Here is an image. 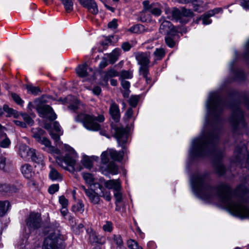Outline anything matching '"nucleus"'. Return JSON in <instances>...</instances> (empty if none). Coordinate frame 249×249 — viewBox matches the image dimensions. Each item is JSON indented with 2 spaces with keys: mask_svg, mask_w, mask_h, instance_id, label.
Returning a JSON list of instances; mask_svg holds the SVG:
<instances>
[{
  "mask_svg": "<svg viewBox=\"0 0 249 249\" xmlns=\"http://www.w3.org/2000/svg\"><path fill=\"white\" fill-rule=\"evenodd\" d=\"M53 128L51 124H46L44 127L49 131L52 138L55 142H58L60 140V136L63 134V131H61V127L57 122H53Z\"/></svg>",
  "mask_w": 249,
  "mask_h": 249,
  "instance_id": "f8f14e48",
  "label": "nucleus"
},
{
  "mask_svg": "<svg viewBox=\"0 0 249 249\" xmlns=\"http://www.w3.org/2000/svg\"><path fill=\"white\" fill-rule=\"evenodd\" d=\"M20 170L23 176L27 178H31L34 175L33 168L29 164L26 163L23 165Z\"/></svg>",
  "mask_w": 249,
  "mask_h": 249,
  "instance_id": "4be33fe9",
  "label": "nucleus"
},
{
  "mask_svg": "<svg viewBox=\"0 0 249 249\" xmlns=\"http://www.w3.org/2000/svg\"><path fill=\"white\" fill-rule=\"evenodd\" d=\"M114 196L116 199V205L120 203L122 200V195L120 192V190L114 191Z\"/></svg>",
  "mask_w": 249,
  "mask_h": 249,
  "instance_id": "de8ad7c7",
  "label": "nucleus"
},
{
  "mask_svg": "<svg viewBox=\"0 0 249 249\" xmlns=\"http://www.w3.org/2000/svg\"><path fill=\"white\" fill-rule=\"evenodd\" d=\"M105 186L108 189H113L114 191L121 190V182L119 179H112L107 181L104 183Z\"/></svg>",
  "mask_w": 249,
  "mask_h": 249,
  "instance_id": "5701e85b",
  "label": "nucleus"
},
{
  "mask_svg": "<svg viewBox=\"0 0 249 249\" xmlns=\"http://www.w3.org/2000/svg\"><path fill=\"white\" fill-rule=\"evenodd\" d=\"M109 157L108 149L104 151L101 154V161L104 164L101 167L102 173L106 176L109 174L116 175L118 173V168L114 162H110L107 165H106L109 161Z\"/></svg>",
  "mask_w": 249,
  "mask_h": 249,
  "instance_id": "0eeeda50",
  "label": "nucleus"
},
{
  "mask_svg": "<svg viewBox=\"0 0 249 249\" xmlns=\"http://www.w3.org/2000/svg\"><path fill=\"white\" fill-rule=\"evenodd\" d=\"M160 22L161 23V24L159 30L161 34L167 35H174L175 31L170 21L165 20L164 18H161L160 19Z\"/></svg>",
  "mask_w": 249,
  "mask_h": 249,
  "instance_id": "2eb2a0df",
  "label": "nucleus"
},
{
  "mask_svg": "<svg viewBox=\"0 0 249 249\" xmlns=\"http://www.w3.org/2000/svg\"><path fill=\"white\" fill-rule=\"evenodd\" d=\"M23 119L26 124L29 125H33L34 121L27 114H23L22 115Z\"/></svg>",
  "mask_w": 249,
  "mask_h": 249,
  "instance_id": "bf43d9fd",
  "label": "nucleus"
},
{
  "mask_svg": "<svg viewBox=\"0 0 249 249\" xmlns=\"http://www.w3.org/2000/svg\"><path fill=\"white\" fill-rule=\"evenodd\" d=\"M240 5L245 10L249 9V0H240Z\"/></svg>",
  "mask_w": 249,
  "mask_h": 249,
  "instance_id": "680f3d73",
  "label": "nucleus"
},
{
  "mask_svg": "<svg viewBox=\"0 0 249 249\" xmlns=\"http://www.w3.org/2000/svg\"><path fill=\"white\" fill-rule=\"evenodd\" d=\"M121 53V50L119 48H116L112 52L107 54L108 61L110 64H114L119 58Z\"/></svg>",
  "mask_w": 249,
  "mask_h": 249,
  "instance_id": "b1692460",
  "label": "nucleus"
},
{
  "mask_svg": "<svg viewBox=\"0 0 249 249\" xmlns=\"http://www.w3.org/2000/svg\"><path fill=\"white\" fill-rule=\"evenodd\" d=\"M119 75V72L114 69H110L106 71L102 77V79L100 82V84L102 86H107L108 80L109 78L117 76Z\"/></svg>",
  "mask_w": 249,
  "mask_h": 249,
  "instance_id": "6ab92c4d",
  "label": "nucleus"
},
{
  "mask_svg": "<svg viewBox=\"0 0 249 249\" xmlns=\"http://www.w3.org/2000/svg\"><path fill=\"white\" fill-rule=\"evenodd\" d=\"M143 10L141 13L140 18L142 22H146L147 19L145 15L147 13H150L155 16H159L161 14V6L159 3H149V1L144 0L142 2Z\"/></svg>",
  "mask_w": 249,
  "mask_h": 249,
  "instance_id": "6e6552de",
  "label": "nucleus"
},
{
  "mask_svg": "<svg viewBox=\"0 0 249 249\" xmlns=\"http://www.w3.org/2000/svg\"><path fill=\"white\" fill-rule=\"evenodd\" d=\"M72 209L73 212L82 213L84 211V205L82 201L79 200L72 206Z\"/></svg>",
  "mask_w": 249,
  "mask_h": 249,
  "instance_id": "473e14b6",
  "label": "nucleus"
},
{
  "mask_svg": "<svg viewBox=\"0 0 249 249\" xmlns=\"http://www.w3.org/2000/svg\"><path fill=\"white\" fill-rule=\"evenodd\" d=\"M133 71L123 70L121 72L120 78L121 80H124L125 79H131L133 77Z\"/></svg>",
  "mask_w": 249,
  "mask_h": 249,
  "instance_id": "c9c22d12",
  "label": "nucleus"
},
{
  "mask_svg": "<svg viewBox=\"0 0 249 249\" xmlns=\"http://www.w3.org/2000/svg\"><path fill=\"white\" fill-rule=\"evenodd\" d=\"M26 89L29 93L35 95H38L41 92V90L38 87L34 86L31 84L26 85Z\"/></svg>",
  "mask_w": 249,
  "mask_h": 249,
  "instance_id": "2f4dec72",
  "label": "nucleus"
},
{
  "mask_svg": "<svg viewBox=\"0 0 249 249\" xmlns=\"http://www.w3.org/2000/svg\"><path fill=\"white\" fill-rule=\"evenodd\" d=\"M65 148L69 151L64 157H57L56 161L58 164L65 170L71 172L75 171L74 166L76 164L78 156L74 150L68 146L65 145Z\"/></svg>",
  "mask_w": 249,
  "mask_h": 249,
  "instance_id": "20e7f679",
  "label": "nucleus"
},
{
  "mask_svg": "<svg viewBox=\"0 0 249 249\" xmlns=\"http://www.w3.org/2000/svg\"><path fill=\"white\" fill-rule=\"evenodd\" d=\"M109 113L112 119L116 122H118L120 118V112L118 105L112 102L109 107Z\"/></svg>",
  "mask_w": 249,
  "mask_h": 249,
  "instance_id": "aec40b11",
  "label": "nucleus"
},
{
  "mask_svg": "<svg viewBox=\"0 0 249 249\" xmlns=\"http://www.w3.org/2000/svg\"><path fill=\"white\" fill-rule=\"evenodd\" d=\"M181 12V16L182 17H191L193 16V12L189 9H187L185 8L182 9Z\"/></svg>",
  "mask_w": 249,
  "mask_h": 249,
  "instance_id": "5fc2aeb1",
  "label": "nucleus"
},
{
  "mask_svg": "<svg viewBox=\"0 0 249 249\" xmlns=\"http://www.w3.org/2000/svg\"><path fill=\"white\" fill-rule=\"evenodd\" d=\"M103 229L105 231L110 232L113 230V224L111 221H107L103 226Z\"/></svg>",
  "mask_w": 249,
  "mask_h": 249,
  "instance_id": "a18cd8bd",
  "label": "nucleus"
},
{
  "mask_svg": "<svg viewBox=\"0 0 249 249\" xmlns=\"http://www.w3.org/2000/svg\"><path fill=\"white\" fill-rule=\"evenodd\" d=\"M216 172L219 175H223L226 172V168L224 165L221 163H218L215 166Z\"/></svg>",
  "mask_w": 249,
  "mask_h": 249,
  "instance_id": "8fccbe9b",
  "label": "nucleus"
},
{
  "mask_svg": "<svg viewBox=\"0 0 249 249\" xmlns=\"http://www.w3.org/2000/svg\"><path fill=\"white\" fill-rule=\"evenodd\" d=\"M211 17V16H209L208 12L202 16L201 18L202 19L203 24L204 25H208L212 22V20L209 19L210 17Z\"/></svg>",
  "mask_w": 249,
  "mask_h": 249,
  "instance_id": "603ef678",
  "label": "nucleus"
},
{
  "mask_svg": "<svg viewBox=\"0 0 249 249\" xmlns=\"http://www.w3.org/2000/svg\"><path fill=\"white\" fill-rule=\"evenodd\" d=\"M122 48L124 51H128L131 48V45L128 42H124L122 45Z\"/></svg>",
  "mask_w": 249,
  "mask_h": 249,
  "instance_id": "774afa93",
  "label": "nucleus"
},
{
  "mask_svg": "<svg viewBox=\"0 0 249 249\" xmlns=\"http://www.w3.org/2000/svg\"><path fill=\"white\" fill-rule=\"evenodd\" d=\"M37 110L40 116L48 118L50 120H54L56 118V115L52 108L49 105H42L37 107Z\"/></svg>",
  "mask_w": 249,
  "mask_h": 249,
  "instance_id": "4468645a",
  "label": "nucleus"
},
{
  "mask_svg": "<svg viewBox=\"0 0 249 249\" xmlns=\"http://www.w3.org/2000/svg\"><path fill=\"white\" fill-rule=\"evenodd\" d=\"M172 17L175 19L178 20L182 18L181 12L177 8H174L172 11Z\"/></svg>",
  "mask_w": 249,
  "mask_h": 249,
  "instance_id": "09e8293b",
  "label": "nucleus"
},
{
  "mask_svg": "<svg viewBox=\"0 0 249 249\" xmlns=\"http://www.w3.org/2000/svg\"><path fill=\"white\" fill-rule=\"evenodd\" d=\"M231 124L235 128L245 125L243 112L238 106L232 107V113L229 119Z\"/></svg>",
  "mask_w": 249,
  "mask_h": 249,
  "instance_id": "9d476101",
  "label": "nucleus"
},
{
  "mask_svg": "<svg viewBox=\"0 0 249 249\" xmlns=\"http://www.w3.org/2000/svg\"><path fill=\"white\" fill-rule=\"evenodd\" d=\"M60 204L63 207H67L68 205V201L64 196H61L59 198Z\"/></svg>",
  "mask_w": 249,
  "mask_h": 249,
  "instance_id": "4d7b16f0",
  "label": "nucleus"
},
{
  "mask_svg": "<svg viewBox=\"0 0 249 249\" xmlns=\"http://www.w3.org/2000/svg\"><path fill=\"white\" fill-rule=\"evenodd\" d=\"M19 153L20 157L24 160H28L35 154V149L23 144L20 146Z\"/></svg>",
  "mask_w": 249,
  "mask_h": 249,
  "instance_id": "dca6fc26",
  "label": "nucleus"
},
{
  "mask_svg": "<svg viewBox=\"0 0 249 249\" xmlns=\"http://www.w3.org/2000/svg\"><path fill=\"white\" fill-rule=\"evenodd\" d=\"M82 176L86 183L89 186L94 184V178L93 176L89 173H83Z\"/></svg>",
  "mask_w": 249,
  "mask_h": 249,
  "instance_id": "72a5a7b5",
  "label": "nucleus"
},
{
  "mask_svg": "<svg viewBox=\"0 0 249 249\" xmlns=\"http://www.w3.org/2000/svg\"><path fill=\"white\" fill-rule=\"evenodd\" d=\"M31 160L38 164H43L44 156L42 154L36 152V150L35 149V154L32 156Z\"/></svg>",
  "mask_w": 249,
  "mask_h": 249,
  "instance_id": "c756f323",
  "label": "nucleus"
},
{
  "mask_svg": "<svg viewBox=\"0 0 249 249\" xmlns=\"http://www.w3.org/2000/svg\"><path fill=\"white\" fill-rule=\"evenodd\" d=\"M134 55L138 64L141 66L139 68V71H141V70L143 69L148 70L150 53L149 52H137L135 53Z\"/></svg>",
  "mask_w": 249,
  "mask_h": 249,
  "instance_id": "9b49d317",
  "label": "nucleus"
},
{
  "mask_svg": "<svg viewBox=\"0 0 249 249\" xmlns=\"http://www.w3.org/2000/svg\"><path fill=\"white\" fill-rule=\"evenodd\" d=\"M155 60H160L165 55V51L162 48L156 49L154 53Z\"/></svg>",
  "mask_w": 249,
  "mask_h": 249,
  "instance_id": "4c0bfd02",
  "label": "nucleus"
},
{
  "mask_svg": "<svg viewBox=\"0 0 249 249\" xmlns=\"http://www.w3.org/2000/svg\"><path fill=\"white\" fill-rule=\"evenodd\" d=\"M17 190L18 189L14 186H11L8 184H0V192L15 193Z\"/></svg>",
  "mask_w": 249,
  "mask_h": 249,
  "instance_id": "c85d7f7f",
  "label": "nucleus"
},
{
  "mask_svg": "<svg viewBox=\"0 0 249 249\" xmlns=\"http://www.w3.org/2000/svg\"><path fill=\"white\" fill-rule=\"evenodd\" d=\"M72 98H73V100L74 101V104L70 105L69 106V108L70 109L73 111H75L78 108V101L77 99L70 95L66 98V100L68 101L71 100Z\"/></svg>",
  "mask_w": 249,
  "mask_h": 249,
  "instance_id": "79ce46f5",
  "label": "nucleus"
},
{
  "mask_svg": "<svg viewBox=\"0 0 249 249\" xmlns=\"http://www.w3.org/2000/svg\"><path fill=\"white\" fill-rule=\"evenodd\" d=\"M49 178L52 181H60L63 179L62 175L53 165H50Z\"/></svg>",
  "mask_w": 249,
  "mask_h": 249,
  "instance_id": "412c9836",
  "label": "nucleus"
},
{
  "mask_svg": "<svg viewBox=\"0 0 249 249\" xmlns=\"http://www.w3.org/2000/svg\"><path fill=\"white\" fill-rule=\"evenodd\" d=\"M117 20L113 19L111 21L109 22L108 24V27L110 29H115L117 27Z\"/></svg>",
  "mask_w": 249,
  "mask_h": 249,
  "instance_id": "e2e57ef3",
  "label": "nucleus"
},
{
  "mask_svg": "<svg viewBox=\"0 0 249 249\" xmlns=\"http://www.w3.org/2000/svg\"><path fill=\"white\" fill-rule=\"evenodd\" d=\"M222 11V9L220 8H215L212 10L208 12L209 16H213L215 14H218Z\"/></svg>",
  "mask_w": 249,
  "mask_h": 249,
  "instance_id": "0e129e2a",
  "label": "nucleus"
},
{
  "mask_svg": "<svg viewBox=\"0 0 249 249\" xmlns=\"http://www.w3.org/2000/svg\"><path fill=\"white\" fill-rule=\"evenodd\" d=\"M1 136L4 138L2 140H0V146L2 148H7L10 145L11 142L8 138H7L6 134L1 133Z\"/></svg>",
  "mask_w": 249,
  "mask_h": 249,
  "instance_id": "f704fd0d",
  "label": "nucleus"
},
{
  "mask_svg": "<svg viewBox=\"0 0 249 249\" xmlns=\"http://www.w3.org/2000/svg\"><path fill=\"white\" fill-rule=\"evenodd\" d=\"M127 245L129 249H142L138 243L133 239H129L127 242Z\"/></svg>",
  "mask_w": 249,
  "mask_h": 249,
  "instance_id": "ea45409f",
  "label": "nucleus"
},
{
  "mask_svg": "<svg viewBox=\"0 0 249 249\" xmlns=\"http://www.w3.org/2000/svg\"><path fill=\"white\" fill-rule=\"evenodd\" d=\"M67 11H71L73 9L72 0H61Z\"/></svg>",
  "mask_w": 249,
  "mask_h": 249,
  "instance_id": "a19ab883",
  "label": "nucleus"
},
{
  "mask_svg": "<svg viewBox=\"0 0 249 249\" xmlns=\"http://www.w3.org/2000/svg\"><path fill=\"white\" fill-rule=\"evenodd\" d=\"M3 109L9 116H13L14 118H17L18 116V112L16 110L10 108L7 105L3 106Z\"/></svg>",
  "mask_w": 249,
  "mask_h": 249,
  "instance_id": "e433bc0d",
  "label": "nucleus"
},
{
  "mask_svg": "<svg viewBox=\"0 0 249 249\" xmlns=\"http://www.w3.org/2000/svg\"><path fill=\"white\" fill-rule=\"evenodd\" d=\"M59 190L58 184H53L51 185L48 189V192L50 194H53Z\"/></svg>",
  "mask_w": 249,
  "mask_h": 249,
  "instance_id": "6e6d98bb",
  "label": "nucleus"
},
{
  "mask_svg": "<svg viewBox=\"0 0 249 249\" xmlns=\"http://www.w3.org/2000/svg\"><path fill=\"white\" fill-rule=\"evenodd\" d=\"M11 205L7 200H0V217L3 216L10 209Z\"/></svg>",
  "mask_w": 249,
  "mask_h": 249,
  "instance_id": "a878e982",
  "label": "nucleus"
},
{
  "mask_svg": "<svg viewBox=\"0 0 249 249\" xmlns=\"http://www.w3.org/2000/svg\"><path fill=\"white\" fill-rule=\"evenodd\" d=\"M191 184L194 193L201 199L210 202L217 197L231 215L241 218L249 217V206L243 201V199L249 198V176L245 177L234 193L225 183L215 187L210 186L206 175L193 176Z\"/></svg>",
  "mask_w": 249,
  "mask_h": 249,
  "instance_id": "f257e3e1",
  "label": "nucleus"
},
{
  "mask_svg": "<svg viewBox=\"0 0 249 249\" xmlns=\"http://www.w3.org/2000/svg\"><path fill=\"white\" fill-rule=\"evenodd\" d=\"M64 247L58 234L51 233L47 237L43 245L42 249H64Z\"/></svg>",
  "mask_w": 249,
  "mask_h": 249,
  "instance_id": "1a4fd4ad",
  "label": "nucleus"
},
{
  "mask_svg": "<svg viewBox=\"0 0 249 249\" xmlns=\"http://www.w3.org/2000/svg\"><path fill=\"white\" fill-rule=\"evenodd\" d=\"M207 114L203 128L200 136L193 140L189 151L193 158H201L216 154L215 147L218 140V135L214 125L225 107L217 91L211 92L206 104Z\"/></svg>",
  "mask_w": 249,
  "mask_h": 249,
  "instance_id": "f03ea898",
  "label": "nucleus"
},
{
  "mask_svg": "<svg viewBox=\"0 0 249 249\" xmlns=\"http://www.w3.org/2000/svg\"><path fill=\"white\" fill-rule=\"evenodd\" d=\"M80 4L94 15L98 13L97 5L94 0H79Z\"/></svg>",
  "mask_w": 249,
  "mask_h": 249,
  "instance_id": "f3484780",
  "label": "nucleus"
},
{
  "mask_svg": "<svg viewBox=\"0 0 249 249\" xmlns=\"http://www.w3.org/2000/svg\"><path fill=\"white\" fill-rule=\"evenodd\" d=\"M12 97L17 104L21 106H23L24 102L18 94L13 93L12 94Z\"/></svg>",
  "mask_w": 249,
  "mask_h": 249,
  "instance_id": "864d4df0",
  "label": "nucleus"
},
{
  "mask_svg": "<svg viewBox=\"0 0 249 249\" xmlns=\"http://www.w3.org/2000/svg\"><path fill=\"white\" fill-rule=\"evenodd\" d=\"M6 160V158L3 156L0 157V169L5 172L8 171Z\"/></svg>",
  "mask_w": 249,
  "mask_h": 249,
  "instance_id": "49530a36",
  "label": "nucleus"
},
{
  "mask_svg": "<svg viewBox=\"0 0 249 249\" xmlns=\"http://www.w3.org/2000/svg\"><path fill=\"white\" fill-rule=\"evenodd\" d=\"M121 85L125 90H127L129 89L130 83L125 80H121Z\"/></svg>",
  "mask_w": 249,
  "mask_h": 249,
  "instance_id": "338daca9",
  "label": "nucleus"
},
{
  "mask_svg": "<svg viewBox=\"0 0 249 249\" xmlns=\"http://www.w3.org/2000/svg\"><path fill=\"white\" fill-rule=\"evenodd\" d=\"M45 131L42 129L37 127L32 129V136L39 143L45 146L44 149L49 152L59 154L60 151L57 148L51 145V142L46 137H44Z\"/></svg>",
  "mask_w": 249,
  "mask_h": 249,
  "instance_id": "423d86ee",
  "label": "nucleus"
},
{
  "mask_svg": "<svg viewBox=\"0 0 249 249\" xmlns=\"http://www.w3.org/2000/svg\"><path fill=\"white\" fill-rule=\"evenodd\" d=\"M101 196L104 197L106 200L109 201L111 200V196L110 192L108 191H103L102 192Z\"/></svg>",
  "mask_w": 249,
  "mask_h": 249,
  "instance_id": "13d9d810",
  "label": "nucleus"
},
{
  "mask_svg": "<svg viewBox=\"0 0 249 249\" xmlns=\"http://www.w3.org/2000/svg\"><path fill=\"white\" fill-rule=\"evenodd\" d=\"M114 136L117 140L118 144L122 147L121 151L117 152L114 149H108L109 157L114 160L120 161L124 153V147L128 139V133L125 129L122 127H116L114 128Z\"/></svg>",
  "mask_w": 249,
  "mask_h": 249,
  "instance_id": "7ed1b4c3",
  "label": "nucleus"
},
{
  "mask_svg": "<svg viewBox=\"0 0 249 249\" xmlns=\"http://www.w3.org/2000/svg\"><path fill=\"white\" fill-rule=\"evenodd\" d=\"M110 238L118 247L121 248L123 246V242L120 235H113Z\"/></svg>",
  "mask_w": 249,
  "mask_h": 249,
  "instance_id": "58836bf2",
  "label": "nucleus"
},
{
  "mask_svg": "<svg viewBox=\"0 0 249 249\" xmlns=\"http://www.w3.org/2000/svg\"><path fill=\"white\" fill-rule=\"evenodd\" d=\"M87 232L89 234V240L92 243H99V239L96 233L93 231L91 229H88L87 231Z\"/></svg>",
  "mask_w": 249,
  "mask_h": 249,
  "instance_id": "7c9ffc66",
  "label": "nucleus"
},
{
  "mask_svg": "<svg viewBox=\"0 0 249 249\" xmlns=\"http://www.w3.org/2000/svg\"><path fill=\"white\" fill-rule=\"evenodd\" d=\"M108 65L107 60L106 58L103 57L100 62L99 67L101 69H104Z\"/></svg>",
  "mask_w": 249,
  "mask_h": 249,
  "instance_id": "69168bd1",
  "label": "nucleus"
},
{
  "mask_svg": "<svg viewBox=\"0 0 249 249\" xmlns=\"http://www.w3.org/2000/svg\"><path fill=\"white\" fill-rule=\"evenodd\" d=\"M76 121L82 122L84 126L88 130L97 131L100 128L98 122H103L105 120L103 115H100L98 117L85 114L78 115L75 118Z\"/></svg>",
  "mask_w": 249,
  "mask_h": 249,
  "instance_id": "39448f33",
  "label": "nucleus"
},
{
  "mask_svg": "<svg viewBox=\"0 0 249 249\" xmlns=\"http://www.w3.org/2000/svg\"><path fill=\"white\" fill-rule=\"evenodd\" d=\"M140 74L142 75L145 79L147 84H149L151 82V79L148 77L149 75V70H146L145 69H142L141 71H139Z\"/></svg>",
  "mask_w": 249,
  "mask_h": 249,
  "instance_id": "c03bdc74",
  "label": "nucleus"
},
{
  "mask_svg": "<svg viewBox=\"0 0 249 249\" xmlns=\"http://www.w3.org/2000/svg\"><path fill=\"white\" fill-rule=\"evenodd\" d=\"M86 194L91 203L94 204L99 203L100 197L93 190H89Z\"/></svg>",
  "mask_w": 249,
  "mask_h": 249,
  "instance_id": "cd10ccee",
  "label": "nucleus"
},
{
  "mask_svg": "<svg viewBox=\"0 0 249 249\" xmlns=\"http://www.w3.org/2000/svg\"><path fill=\"white\" fill-rule=\"evenodd\" d=\"M83 164L84 166L88 169H90L92 166V162L89 159H85L84 160Z\"/></svg>",
  "mask_w": 249,
  "mask_h": 249,
  "instance_id": "052dcab7",
  "label": "nucleus"
},
{
  "mask_svg": "<svg viewBox=\"0 0 249 249\" xmlns=\"http://www.w3.org/2000/svg\"><path fill=\"white\" fill-rule=\"evenodd\" d=\"M41 219L38 213H31L26 220V225L30 231H33L39 228L41 226Z\"/></svg>",
  "mask_w": 249,
  "mask_h": 249,
  "instance_id": "ddd939ff",
  "label": "nucleus"
},
{
  "mask_svg": "<svg viewBox=\"0 0 249 249\" xmlns=\"http://www.w3.org/2000/svg\"><path fill=\"white\" fill-rule=\"evenodd\" d=\"M247 148L245 144H242L241 147H237L234 152V155L235 157L233 160L234 162H240L242 158L244 157L247 152Z\"/></svg>",
  "mask_w": 249,
  "mask_h": 249,
  "instance_id": "a211bd4d",
  "label": "nucleus"
},
{
  "mask_svg": "<svg viewBox=\"0 0 249 249\" xmlns=\"http://www.w3.org/2000/svg\"><path fill=\"white\" fill-rule=\"evenodd\" d=\"M139 97L137 96H132L129 99V105L132 107H135L138 102Z\"/></svg>",
  "mask_w": 249,
  "mask_h": 249,
  "instance_id": "3c124183",
  "label": "nucleus"
},
{
  "mask_svg": "<svg viewBox=\"0 0 249 249\" xmlns=\"http://www.w3.org/2000/svg\"><path fill=\"white\" fill-rule=\"evenodd\" d=\"M88 66L86 64L79 65L75 69L77 74L81 77H84L88 75Z\"/></svg>",
  "mask_w": 249,
  "mask_h": 249,
  "instance_id": "bb28decb",
  "label": "nucleus"
},
{
  "mask_svg": "<svg viewBox=\"0 0 249 249\" xmlns=\"http://www.w3.org/2000/svg\"><path fill=\"white\" fill-rule=\"evenodd\" d=\"M128 31L133 33L139 34L148 32L149 30L146 28L143 25L138 24L131 27Z\"/></svg>",
  "mask_w": 249,
  "mask_h": 249,
  "instance_id": "393cba45",
  "label": "nucleus"
},
{
  "mask_svg": "<svg viewBox=\"0 0 249 249\" xmlns=\"http://www.w3.org/2000/svg\"><path fill=\"white\" fill-rule=\"evenodd\" d=\"M175 35L174 34V35H167L165 38L166 44L170 48H172L175 45V42L172 37V36H175Z\"/></svg>",
  "mask_w": 249,
  "mask_h": 249,
  "instance_id": "37998d69",
  "label": "nucleus"
}]
</instances>
